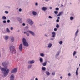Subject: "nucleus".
<instances>
[{
	"instance_id": "50",
	"label": "nucleus",
	"mask_w": 80,
	"mask_h": 80,
	"mask_svg": "<svg viewBox=\"0 0 80 80\" xmlns=\"http://www.w3.org/2000/svg\"><path fill=\"white\" fill-rule=\"evenodd\" d=\"M63 6V4H61V7H62Z\"/></svg>"
},
{
	"instance_id": "59",
	"label": "nucleus",
	"mask_w": 80,
	"mask_h": 80,
	"mask_svg": "<svg viewBox=\"0 0 80 80\" xmlns=\"http://www.w3.org/2000/svg\"><path fill=\"white\" fill-rule=\"evenodd\" d=\"M79 66H80V64H79Z\"/></svg>"
},
{
	"instance_id": "20",
	"label": "nucleus",
	"mask_w": 80,
	"mask_h": 80,
	"mask_svg": "<svg viewBox=\"0 0 80 80\" xmlns=\"http://www.w3.org/2000/svg\"><path fill=\"white\" fill-rule=\"evenodd\" d=\"M46 75H49L50 74V72H49L48 71H47L46 72Z\"/></svg>"
},
{
	"instance_id": "46",
	"label": "nucleus",
	"mask_w": 80,
	"mask_h": 80,
	"mask_svg": "<svg viewBox=\"0 0 80 80\" xmlns=\"http://www.w3.org/2000/svg\"><path fill=\"white\" fill-rule=\"evenodd\" d=\"M54 31H57V28H55L54 29Z\"/></svg>"
},
{
	"instance_id": "58",
	"label": "nucleus",
	"mask_w": 80,
	"mask_h": 80,
	"mask_svg": "<svg viewBox=\"0 0 80 80\" xmlns=\"http://www.w3.org/2000/svg\"><path fill=\"white\" fill-rule=\"evenodd\" d=\"M19 30H18V32H19Z\"/></svg>"
},
{
	"instance_id": "44",
	"label": "nucleus",
	"mask_w": 80,
	"mask_h": 80,
	"mask_svg": "<svg viewBox=\"0 0 80 80\" xmlns=\"http://www.w3.org/2000/svg\"><path fill=\"white\" fill-rule=\"evenodd\" d=\"M22 25H23V26H25V24L24 23H23L22 24Z\"/></svg>"
},
{
	"instance_id": "26",
	"label": "nucleus",
	"mask_w": 80,
	"mask_h": 80,
	"mask_svg": "<svg viewBox=\"0 0 80 80\" xmlns=\"http://www.w3.org/2000/svg\"><path fill=\"white\" fill-rule=\"evenodd\" d=\"M8 36H6L5 38V39L8 40Z\"/></svg>"
},
{
	"instance_id": "19",
	"label": "nucleus",
	"mask_w": 80,
	"mask_h": 80,
	"mask_svg": "<svg viewBox=\"0 0 80 80\" xmlns=\"http://www.w3.org/2000/svg\"><path fill=\"white\" fill-rule=\"evenodd\" d=\"M32 14L33 15H37V12L35 11H33Z\"/></svg>"
},
{
	"instance_id": "12",
	"label": "nucleus",
	"mask_w": 80,
	"mask_h": 80,
	"mask_svg": "<svg viewBox=\"0 0 80 80\" xmlns=\"http://www.w3.org/2000/svg\"><path fill=\"white\" fill-rule=\"evenodd\" d=\"M18 20L19 22L20 23L22 22V19L19 18H18Z\"/></svg>"
},
{
	"instance_id": "43",
	"label": "nucleus",
	"mask_w": 80,
	"mask_h": 80,
	"mask_svg": "<svg viewBox=\"0 0 80 80\" xmlns=\"http://www.w3.org/2000/svg\"><path fill=\"white\" fill-rule=\"evenodd\" d=\"M56 22H59V20H58V19H57V20H56Z\"/></svg>"
},
{
	"instance_id": "7",
	"label": "nucleus",
	"mask_w": 80,
	"mask_h": 80,
	"mask_svg": "<svg viewBox=\"0 0 80 80\" xmlns=\"http://www.w3.org/2000/svg\"><path fill=\"white\" fill-rule=\"evenodd\" d=\"M35 63V61L34 60L29 61L28 62V64H33V63Z\"/></svg>"
},
{
	"instance_id": "5",
	"label": "nucleus",
	"mask_w": 80,
	"mask_h": 80,
	"mask_svg": "<svg viewBox=\"0 0 80 80\" xmlns=\"http://www.w3.org/2000/svg\"><path fill=\"white\" fill-rule=\"evenodd\" d=\"M17 70H18V69H17V68H15L12 70L11 73H16V72H17Z\"/></svg>"
},
{
	"instance_id": "21",
	"label": "nucleus",
	"mask_w": 80,
	"mask_h": 80,
	"mask_svg": "<svg viewBox=\"0 0 80 80\" xmlns=\"http://www.w3.org/2000/svg\"><path fill=\"white\" fill-rule=\"evenodd\" d=\"M52 44L51 43H49L48 44V48H50L52 46Z\"/></svg>"
},
{
	"instance_id": "36",
	"label": "nucleus",
	"mask_w": 80,
	"mask_h": 80,
	"mask_svg": "<svg viewBox=\"0 0 80 80\" xmlns=\"http://www.w3.org/2000/svg\"><path fill=\"white\" fill-rule=\"evenodd\" d=\"M76 75H78V71H76Z\"/></svg>"
},
{
	"instance_id": "38",
	"label": "nucleus",
	"mask_w": 80,
	"mask_h": 80,
	"mask_svg": "<svg viewBox=\"0 0 80 80\" xmlns=\"http://www.w3.org/2000/svg\"><path fill=\"white\" fill-rule=\"evenodd\" d=\"M6 22H7V21H6L5 20H4L3 21V23H6Z\"/></svg>"
},
{
	"instance_id": "1",
	"label": "nucleus",
	"mask_w": 80,
	"mask_h": 80,
	"mask_svg": "<svg viewBox=\"0 0 80 80\" xmlns=\"http://www.w3.org/2000/svg\"><path fill=\"white\" fill-rule=\"evenodd\" d=\"M2 66H3L4 67H5V68H3L2 67L0 66V69L1 70L2 72H3L4 77H5L8 75L9 72H10V70L9 69H7L6 70V69L7 68V67H6L7 65H8V63L6 62H2Z\"/></svg>"
},
{
	"instance_id": "40",
	"label": "nucleus",
	"mask_w": 80,
	"mask_h": 80,
	"mask_svg": "<svg viewBox=\"0 0 80 80\" xmlns=\"http://www.w3.org/2000/svg\"><path fill=\"white\" fill-rule=\"evenodd\" d=\"M59 10V8H56V10Z\"/></svg>"
},
{
	"instance_id": "16",
	"label": "nucleus",
	"mask_w": 80,
	"mask_h": 80,
	"mask_svg": "<svg viewBox=\"0 0 80 80\" xmlns=\"http://www.w3.org/2000/svg\"><path fill=\"white\" fill-rule=\"evenodd\" d=\"M52 37H55V32H53L52 33Z\"/></svg>"
},
{
	"instance_id": "42",
	"label": "nucleus",
	"mask_w": 80,
	"mask_h": 80,
	"mask_svg": "<svg viewBox=\"0 0 80 80\" xmlns=\"http://www.w3.org/2000/svg\"><path fill=\"white\" fill-rule=\"evenodd\" d=\"M19 12H21L22 11V9H21V8L19 9Z\"/></svg>"
},
{
	"instance_id": "57",
	"label": "nucleus",
	"mask_w": 80,
	"mask_h": 80,
	"mask_svg": "<svg viewBox=\"0 0 80 80\" xmlns=\"http://www.w3.org/2000/svg\"><path fill=\"white\" fill-rule=\"evenodd\" d=\"M45 1H49L50 0H45Z\"/></svg>"
},
{
	"instance_id": "29",
	"label": "nucleus",
	"mask_w": 80,
	"mask_h": 80,
	"mask_svg": "<svg viewBox=\"0 0 80 80\" xmlns=\"http://www.w3.org/2000/svg\"><path fill=\"white\" fill-rule=\"evenodd\" d=\"M32 65H29L28 67V68H30L32 67Z\"/></svg>"
},
{
	"instance_id": "18",
	"label": "nucleus",
	"mask_w": 80,
	"mask_h": 80,
	"mask_svg": "<svg viewBox=\"0 0 80 80\" xmlns=\"http://www.w3.org/2000/svg\"><path fill=\"white\" fill-rule=\"evenodd\" d=\"M46 65H47V61L44 62L42 64V65L43 66H46Z\"/></svg>"
},
{
	"instance_id": "37",
	"label": "nucleus",
	"mask_w": 80,
	"mask_h": 80,
	"mask_svg": "<svg viewBox=\"0 0 80 80\" xmlns=\"http://www.w3.org/2000/svg\"><path fill=\"white\" fill-rule=\"evenodd\" d=\"M5 13H6V14H8V12L7 11H5Z\"/></svg>"
},
{
	"instance_id": "52",
	"label": "nucleus",
	"mask_w": 80,
	"mask_h": 80,
	"mask_svg": "<svg viewBox=\"0 0 80 80\" xmlns=\"http://www.w3.org/2000/svg\"><path fill=\"white\" fill-rule=\"evenodd\" d=\"M50 9H52V7H50V8H49Z\"/></svg>"
},
{
	"instance_id": "54",
	"label": "nucleus",
	"mask_w": 80,
	"mask_h": 80,
	"mask_svg": "<svg viewBox=\"0 0 80 80\" xmlns=\"http://www.w3.org/2000/svg\"><path fill=\"white\" fill-rule=\"evenodd\" d=\"M50 40H53V38H52L50 39Z\"/></svg>"
},
{
	"instance_id": "2",
	"label": "nucleus",
	"mask_w": 80,
	"mask_h": 80,
	"mask_svg": "<svg viewBox=\"0 0 80 80\" xmlns=\"http://www.w3.org/2000/svg\"><path fill=\"white\" fill-rule=\"evenodd\" d=\"M10 52L12 53H16V50L15 46H11L9 48Z\"/></svg>"
},
{
	"instance_id": "45",
	"label": "nucleus",
	"mask_w": 80,
	"mask_h": 80,
	"mask_svg": "<svg viewBox=\"0 0 80 80\" xmlns=\"http://www.w3.org/2000/svg\"><path fill=\"white\" fill-rule=\"evenodd\" d=\"M35 5H36V6L38 5V3H35Z\"/></svg>"
},
{
	"instance_id": "15",
	"label": "nucleus",
	"mask_w": 80,
	"mask_h": 80,
	"mask_svg": "<svg viewBox=\"0 0 80 80\" xmlns=\"http://www.w3.org/2000/svg\"><path fill=\"white\" fill-rule=\"evenodd\" d=\"M39 61L40 62H41V63H43V59L42 58H40L39 59Z\"/></svg>"
},
{
	"instance_id": "4",
	"label": "nucleus",
	"mask_w": 80,
	"mask_h": 80,
	"mask_svg": "<svg viewBox=\"0 0 80 80\" xmlns=\"http://www.w3.org/2000/svg\"><path fill=\"white\" fill-rule=\"evenodd\" d=\"M27 22L30 25H32L33 24V22L31 19H28L27 20Z\"/></svg>"
},
{
	"instance_id": "31",
	"label": "nucleus",
	"mask_w": 80,
	"mask_h": 80,
	"mask_svg": "<svg viewBox=\"0 0 80 80\" xmlns=\"http://www.w3.org/2000/svg\"><path fill=\"white\" fill-rule=\"evenodd\" d=\"M59 44L60 45H62V43H63V42L62 41H60L59 42Z\"/></svg>"
},
{
	"instance_id": "28",
	"label": "nucleus",
	"mask_w": 80,
	"mask_h": 80,
	"mask_svg": "<svg viewBox=\"0 0 80 80\" xmlns=\"http://www.w3.org/2000/svg\"><path fill=\"white\" fill-rule=\"evenodd\" d=\"M76 53H77V52L74 51L73 53V56H75V54H76Z\"/></svg>"
},
{
	"instance_id": "33",
	"label": "nucleus",
	"mask_w": 80,
	"mask_h": 80,
	"mask_svg": "<svg viewBox=\"0 0 80 80\" xmlns=\"http://www.w3.org/2000/svg\"><path fill=\"white\" fill-rule=\"evenodd\" d=\"M40 55L41 57H44V54L42 53L40 54Z\"/></svg>"
},
{
	"instance_id": "47",
	"label": "nucleus",
	"mask_w": 80,
	"mask_h": 80,
	"mask_svg": "<svg viewBox=\"0 0 80 80\" xmlns=\"http://www.w3.org/2000/svg\"><path fill=\"white\" fill-rule=\"evenodd\" d=\"M68 76H70L71 75V74H70V73H69L68 74Z\"/></svg>"
},
{
	"instance_id": "49",
	"label": "nucleus",
	"mask_w": 80,
	"mask_h": 80,
	"mask_svg": "<svg viewBox=\"0 0 80 80\" xmlns=\"http://www.w3.org/2000/svg\"><path fill=\"white\" fill-rule=\"evenodd\" d=\"M60 78H61V79H62V78H63V77H62V76H61Z\"/></svg>"
},
{
	"instance_id": "55",
	"label": "nucleus",
	"mask_w": 80,
	"mask_h": 80,
	"mask_svg": "<svg viewBox=\"0 0 80 80\" xmlns=\"http://www.w3.org/2000/svg\"><path fill=\"white\" fill-rule=\"evenodd\" d=\"M35 80H38V78H36L35 79Z\"/></svg>"
},
{
	"instance_id": "10",
	"label": "nucleus",
	"mask_w": 80,
	"mask_h": 80,
	"mask_svg": "<svg viewBox=\"0 0 80 80\" xmlns=\"http://www.w3.org/2000/svg\"><path fill=\"white\" fill-rule=\"evenodd\" d=\"M29 32L28 31H26V32H24V34H26L28 36H29L30 34H29Z\"/></svg>"
},
{
	"instance_id": "48",
	"label": "nucleus",
	"mask_w": 80,
	"mask_h": 80,
	"mask_svg": "<svg viewBox=\"0 0 80 80\" xmlns=\"http://www.w3.org/2000/svg\"><path fill=\"white\" fill-rule=\"evenodd\" d=\"M13 28L12 27L11 28V30H13Z\"/></svg>"
},
{
	"instance_id": "11",
	"label": "nucleus",
	"mask_w": 80,
	"mask_h": 80,
	"mask_svg": "<svg viewBox=\"0 0 80 80\" xmlns=\"http://www.w3.org/2000/svg\"><path fill=\"white\" fill-rule=\"evenodd\" d=\"M63 13V12H61L59 13L57 15V17H58V16H60L61 15H62Z\"/></svg>"
},
{
	"instance_id": "9",
	"label": "nucleus",
	"mask_w": 80,
	"mask_h": 80,
	"mask_svg": "<svg viewBox=\"0 0 80 80\" xmlns=\"http://www.w3.org/2000/svg\"><path fill=\"white\" fill-rule=\"evenodd\" d=\"M28 32L29 33H30L32 35H33V36H35V33H34L33 32L30 31H28Z\"/></svg>"
},
{
	"instance_id": "22",
	"label": "nucleus",
	"mask_w": 80,
	"mask_h": 80,
	"mask_svg": "<svg viewBox=\"0 0 80 80\" xmlns=\"http://www.w3.org/2000/svg\"><path fill=\"white\" fill-rule=\"evenodd\" d=\"M6 31L8 33H10V30H9V29H8V28H7Z\"/></svg>"
},
{
	"instance_id": "14",
	"label": "nucleus",
	"mask_w": 80,
	"mask_h": 80,
	"mask_svg": "<svg viewBox=\"0 0 80 80\" xmlns=\"http://www.w3.org/2000/svg\"><path fill=\"white\" fill-rule=\"evenodd\" d=\"M11 42H13L14 41V38L13 36L11 37Z\"/></svg>"
},
{
	"instance_id": "6",
	"label": "nucleus",
	"mask_w": 80,
	"mask_h": 80,
	"mask_svg": "<svg viewBox=\"0 0 80 80\" xmlns=\"http://www.w3.org/2000/svg\"><path fill=\"white\" fill-rule=\"evenodd\" d=\"M23 48V46H22V44H20L19 48L20 51H22V48Z\"/></svg>"
},
{
	"instance_id": "41",
	"label": "nucleus",
	"mask_w": 80,
	"mask_h": 80,
	"mask_svg": "<svg viewBox=\"0 0 80 80\" xmlns=\"http://www.w3.org/2000/svg\"><path fill=\"white\" fill-rule=\"evenodd\" d=\"M10 20H7L8 23H10Z\"/></svg>"
},
{
	"instance_id": "27",
	"label": "nucleus",
	"mask_w": 80,
	"mask_h": 80,
	"mask_svg": "<svg viewBox=\"0 0 80 80\" xmlns=\"http://www.w3.org/2000/svg\"><path fill=\"white\" fill-rule=\"evenodd\" d=\"M2 19L3 20H6V17L5 16H3L2 17Z\"/></svg>"
},
{
	"instance_id": "34",
	"label": "nucleus",
	"mask_w": 80,
	"mask_h": 80,
	"mask_svg": "<svg viewBox=\"0 0 80 80\" xmlns=\"http://www.w3.org/2000/svg\"><path fill=\"white\" fill-rule=\"evenodd\" d=\"M52 75H55V72H52Z\"/></svg>"
},
{
	"instance_id": "39",
	"label": "nucleus",
	"mask_w": 80,
	"mask_h": 80,
	"mask_svg": "<svg viewBox=\"0 0 80 80\" xmlns=\"http://www.w3.org/2000/svg\"><path fill=\"white\" fill-rule=\"evenodd\" d=\"M48 18H52L53 17H51V16H49Z\"/></svg>"
},
{
	"instance_id": "17",
	"label": "nucleus",
	"mask_w": 80,
	"mask_h": 80,
	"mask_svg": "<svg viewBox=\"0 0 80 80\" xmlns=\"http://www.w3.org/2000/svg\"><path fill=\"white\" fill-rule=\"evenodd\" d=\"M42 70H43V71H45L46 70V68H45V67H42Z\"/></svg>"
},
{
	"instance_id": "3",
	"label": "nucleus",
	"mask_w": 80,
	"mask_h": 80,
	"mask_svg": "<svg viewBox=\"0 0 80 80\" xmlns=\"http://www.w3.org/2000/svg\"><path fill=\"white\" fill-rule=\"evenodd\" d=\"M22 42L23 45L25 47H28V43L26 41V39L25 38H23L22 39Z\"/></svg>"
},
{
	"instance_id": "51",
	"label": "nucleus",
	"mask_w": 80,
	"mask_h": 80,
	"mask_svg": "<svg viewBox=\"0 0 80 80\" xmlns=\"http://www.w3.org/2000/svg\"><path fill=\"white\" fill-rule=\"evenodd\" d=\"M78 68H77V70H76V71H77L78 72Z\"/></svg>"
},
{
	"instance_id": "35",
	"label": "nucleus",
	"mask_w": 80,
	"mask_h": 80,
	"mask_svg": "<svg viewBox=\"0 0 80 80\" xmlns=\"http://www.w3.org/2000/svg\"><path fill=\"white\" fill-rule=\"evenodd\" d=\"M56 28H58L59 27V25H58V24H57L56 25Z\"/></svg>"
},
{
	"instance_id": "60",
	"label": "nucleus",
	"mask_w": 80,
	"mask_h": 80,
	"mask_svg": "<svg viewBox=\"0 0 80 80\" xmlns=\"http://www.w3.org/2000/svg\"><path fill=\"white\" fill-rule=\"evenodd\" d=\"M45 36H47V35H45Z\"/></svg>"
},
{
	"instance_id": "32",
	"label": "nucleus",
	"mask_w": 80,
	"mask_h": 80,
	"mask_svg": "<svg viewBox=\"0 0 80 80\" xmlns=\"http://www.w3.org/2000/svg\"><path fill=\"white\" fill-rule=\"evenodd\" d=\"M54 12V13H55L56 15H57V14H58V12L57 11H55Z\"/></svg>"
},
{
	"instance_id": "23",
	"label": "nucleus",
	"mask_w": 80,
	"mask_h": 80,
	"mask_svg": "<svg viewBox=\"0 0 80 80\" xmlns=\"http://www.w3.org/2000/svg\"><path fill=\"white\" fill-rule=\"evenodd\" d=\"M28 27L26 26L25 29V30H26V31H28Z\"/></svg>"
},
{
	"instance_id": "53",
	"label": "nucleus",
	"mask_w": 80,
	"mask_h": 80,
	"mask_svg": "<svg viewBox=\"0 0 80 80\" xmlns=\"http://www.w3.org/2000/svg\"><path fill=\"white\" fill-rule=\"evenodd\" d=\"M75 58H77V56H75Z\"/></svg>"
},
{
	"instance_id": "30",
	"label": "nucleus",
	"mask_w": 80,
	"mask_h": 80,
	"mask_svg": "<svg viewBox=\"0 0 80 80\" xmlns=\"http://www.w3.org/2000/svg\"><path fill=\"white\" fill-rule=\"evenodd\" d=\"M73 17H71L70 18V19L71 20H73Z\"/></svg>"
},
{
	"instance_id": "8",
	"label": "nucleus",
	"mask_w": 80,
	"mask_h": 80,
	"mask_svg": "<svg viewBox=\"0 0 80 80\" xmlns=\"http://www.w3.org/2000/svg\"><path fill=\"white\" fill-rule=\"evenodd\" d=\"M10 80H14V75L12 74L10 76Z\"/></svg>"
},
{
	"instance_id": "25",
	"label": "nucleus",
	"mask_w": 80,
	"mask_h": 80,
	"mask_svg": "<svg viewBox=\"0 0 80 80\" xmlns=\"http://www.w3.org/2000/svg\"><path fill=\"white\" fill-rule=\"evenodd\" d=\"M59 54H60V52L58 51L57 52L56 56H58V55H59Z\"/></svg>"
},
{
	"instance_id": "24",
	"label": "nucleus",
	"mask_w": 80,
	"mask_h": 80,
	"mask_svg": "<svg viewBox=\"0 0 80 80\" xmlns=\"http://www.w3.org/2000/svg\"><path fill=\"white\" fill-rule=\"evenodd\" d=\"M78 31L77 30L75 33V36L76 37L77 36V34H78Z\"/></svg>"
},
{
	"instance_id": "56",
	"label": "nucleus",
	"mask_w": 80,
	"mask_h": 80,
	"mask_svg": "<svg viewBox=\"0 0 80 80\" xmlns=\"http://www.w3.org/2000/svg\"><path fill=\"white\" fill-rule=\"evenodd\" d=\"M58 19H60V17H58Z\"/></svg>"
},
{
	"instance_id": "13",
	"label": "nucleus",
	"mask_w": 80,
	"mask_h": 80,
	"mask_svg": "<svg viewBox=\"0 0 80 80\" xmlns=\"http://www.w3.org/2000/svg\"><path fill=\"white\" fill-rule=\"evenodd\" d=\"M47 9V8L46 7H43L42 8V10H43V11H46V10Z\"/></svg>"
}]
</instances>
